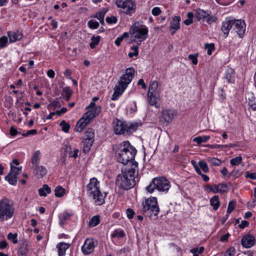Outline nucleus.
Here are the masks:
<instances>
[{"mask_svg":"<svg viewBox=\"0 0 256 256\" xmlns=\"http://www.w3.org/2000/svg\"><path fill=\"white\" fill-rule=\"evenodd\" d=\"M94 246L92 240L86 239L82 248V250L84 254H88L93 251Z\"/></svg>","mask_w":256,"mask_h":256,"instance_id":"14","label":"nucleus"},{"mask_svg":"<svg viewBox=\"0 0 256 256\" xmlns=\"http://www.w3.org/2000/svg\"><path fill=\"white\" fill-rule=\"evenodd\" d=\"M8 36L10 42L20 40L22 38V33L20 31H17L16 32H8Z\"/></svg>","mask_w":256,"mask_h":256,"instance_id":"17","label":"nucleus"},{"mask_svg":"<svg viewBox=\"0 0 256 256\" xmlns=\"http://www.w3.org/2000/svg\"><path fill=\"white\" fill-rule=\"evenodd\" d=\"M28 250V243L25 242L21 244L18 252L21 256H26Z\"/></svg>","mask_w":256,"mask_h":256,"instance_id":"26","label":"nucleus"},{"mask_svg":"<svg viewBox=\"0 0 256 256\" xmlns=\"http://www.w3.org/2000/svg\"><path fill=\"white\" fill-rule=\"evenodd\" d=\"M245 176L246 178H250L252 180H256V173H250L248 172H247Z\"/></svg>","mask_w":256,"mask_h":256,"instance_id":"62","label":"nucleus"},{"mask_svg":"<svg viewBox=\"0 0 256 256\" xmlns=\"http://www.w3.org/2000/svg\"><path fill=\"white\" fill-rule=\"evenodd\" d=\"M158 82L157 81L151 82L148 86V94H151L153 92H160V90H158Z\"/></svg>","mask_w":256,"mask_h":256,"instance_id":"23","label":"nucleus"},{"mask_svg":"<svg viewBox=\"0 0 256 256\" xmlns=\"http://www.w3.org/2000/svg\"><path fill=\"white\" fill-rule=\"evenodd\" d=\"M62 91L66 94V100L68 101L70 98L72 92L69 87H65L63 88Z\"/></svg>","mask_w":256,"mask_h":256,"instance_id":"43","label":"nucleus"},{"mask_svg":"<svg viewBox=\"0 0 256 256\" xmlns=\"http://www.w3.org/2000/svg\"><path fill=\"white\" fill-rule=\"evenodd\" d=\"M188 18L184 21V24L186 26H189L192 23V18H194V14L191 12H188L187 14Z\"/></svg>","mask_w":256,"mask_h":256,"instance_id":"44","label":"nucleus"},{"mask_svg":"<svg viewBox=\"0 0 256 256\" xmlns=\"http://www.w3.org/2000/svg\"><path fill=\"white\" fill-rule=\"evenodd\" d=\"M160 92L148 94V100L150 106H154L156 107H157V100L160 96Z\"/></svg>","mask_w":256,"mask_h":256,"instance_id":"20","label":"nucleus"},{"mask_svg":"<svg viewBox=\"0 0 256 256\" xmlns=\"http://www.w3.org/2000/svg\"><path fill=\"white\" fill-rule=\"evenodd\" d=\"M233 30H234L240 38H242L246 31L244 21L242 20H234Z\"/></svg>","mask_w":256,"mask_h":256,"instance_id":"12","label":"nucleus"},{"mask_svg":"<svg viewBox=\"0 0 256 256\" xmlns=\"http://www.w3.org/2000/svg\"><path fill=\"white\" fill-rule=\"evenodd\" d=\"M242 157L239 156L231 159L230 160V164L232 166H238L242 163Z\"/></svg>","mask_w":256,"mask_h":256,"instance_id":"42","label":"nucleus"},{"mask_svg":"<svg viewBox=\"0 0 256 256\" xmlns=\"http://www.w3.org/2000/svg\"><path fill=\"white\" fill-rule=\"evenodd\" d=\"M204 48L206 50H207V54L208 55H211L212 51H213L214 49V44L212 43L211 44H204Z\"/></svg>","mask_w":256,"mask_h":256,"instance_id":"46","label":"nucleus"},{"mask_svg":"<svg viewBox=\"0 0 256 256\" xmlns=\"http://www.w3.org/2000/svg\"><path fill=\"white\" fill-rule=\"evenodd\" d=\"M197 56H198V54H189L188 55V58L190 60H192V64L194 65H196L198 64Z\"/></svg>","mask_w":256,"mask_h":256,"instance_id":"58","label":"nucleus"},{"mask_svg":"<svg viewBox=\"0 0 256 256\" xmlns=\"http://www.w3.org/2000/svg\"><path fill=\"white\" fill-rule=\"evenodd\" d=\"M70 244L65 242H60L58 246V256H64L66 254V250L69 248Z\"/></svg>","mask_w":256,"mask_h":256,"instance_id":"21","label":"nucleus"},{"mask_svg":"<svg viewBox=\"0 0 256 256\" xmlns=\"http://www.w3.org/2000/svg\"><path fill=\"white\" fill-rule=\"evenodd\" d=\"M210 138L209 136H198L193 139V141L196 142L198 144H200L202 142H207Z\"/></svg>","mask_w":256,"mask_h":256,"instance_id":"34","label":"nucleus"},{"mask_svg":"<svg viewBox=\"0 0 256 256\" xmlns=\"http://www.w3.org/2000/svg\"><path fill=\"white\" fill-rule=\"evenodd\" d=\"M82 118L86 120L89 124L90 120L95 118V116L90 110H88L83 115Z\"/></svg>","mask_w":256,"mask_h":256,"instance_id":"40","label":"nucleus"},{"mask_svg":"<svg viewBox=\"0 0 256 256\" xmlns=\"http://www.w3.org/2000/svg\"><path fill=\"white\" fill-rule=\"evenodd\" d=\"M115 4L118 7L126 10L124 12L127 14L134 12L136 8L135 4L131 0H116Z\"/></svg>","mask_w":256,"mask_h":256,"instance_id":"10","label":"nucleus"},{"mask_svg":"<svg viewBox=\"0 0 256 256\" xmlns=\"http://www.w3.org/2000/svg\"><path fill=\"white\" fill-rule=\"evenodd\" d=\"M100 40V36H92L91 38V42L90 44V46L91 48H94L98 44Z\"/></svg>","mask_w":256,"mask_h":256,"instance_id":"33","label":"nucleus"},{"mask_svg":"<svg viewBox=\"0 0 256 256\" xmlns=\"http://www.w3.org/2000/svg\"><path fill=\"white\" fill-rule=\"evenodd\" d=\"M106 20L109 24H115L117 22V18L116 16H112L110 17H107Z\"/></svg>","mask_w":256,"mask_h":256,"instance_id":"55","label":"nucleus"},{"mask_svg":"<svg viewBox=\"0 0 256 256\" xmlns=\"http://www.w3.org/2000/svg\"><path fill=\"white\" fill-rule=\"evenodd\" d=\"M50 106H52V107H54V108H60L61 105L59 102L58 100H54L50 104Z\"/></svg>","mask_w":256,"mask_h":256,"instance_id":"64","label":"nucleus"},{"mask_svg":"<svg viewBox=\"0 0 256 256\" xmlns=\"http://www.w3.org/2000/svg\"><path fill=\"white\" fill-rule=\"evenodd\" d=\"M98 182L95 178L90 180V182L86 186V190L88 195L93 198L96 205H101L104 202L105 196L102 194L98 186Z\"/></svg>","mask_w":256,"mask_h":256,"instance_id":"4","label":"nucleus"},{"mask_svg":"<svg viewBox=\"0 0 256 256\" xmlns=\"http://www.w3.org/2000/svg\"><path fill=\"white\" fill-rule=\"evenodd\" d=\"M88 124V123L86 120L82 118L77 122L76 128V131L78 132H82L83 128Z\"/></svg>","mask_w":256,"mask_h":256,"instance_id":"24","label":"nucleus"},{"mask_svg":"<svg viewBox=\"0 0 256 256\" xmlns=\"http://www.w3.org/2000/svg\"><path fill=\"white\" fill-rule=\"evenodd\" d=\"M236 202L234 201H230L228 203V208L227 210V213L230 214L235 208Z\"/></svg>","mask_w":256,"mask_h":256,"instance_id":"54","label":"nucleus"},{"mask_svg":"<svg viewBox=\"0 0 256 256\" xmlns=\"http://www.w3.org/2000/svg\"><path fill=\"white\" fill-rule=\"evenodd\" d=\"M248 104L252 109L256 110V99L253 95L248 96Z\"/></svg>","mask_w":256,"mask_h":256,"instance_id":"31","label":"nucleus"},{"mask_svg":"<svg viewBox=\"0 0 256 256\" xmlns=\"http://www.w3.org/2000/svg\"><path fill=\"white\" fill-rule=\"evenodd\" d=\"M90 109L91 110H90L92 113L94 115L95 117L98 116L101 111V107L100 106H96L95 108Z\"/></svg>","mask_w":256,"mask_h":256,"instance_id":"52","label":"nucleus"},{"mask_svg":"<svg viewBox=\"0 0 256 256\" xmlns=\"http://www.w3.org/2000/svg\"><path fill=\"white\" fill-rule=\"evenodd\" d=\"M234 71L231 68H228L227 70L226 74V78L228 82L232 81V78H234Z\"/></svg>","mask_w":256,"mask_h":256,"instance_id":"38","label":"nucleus"},{"mask_svg":"<svg viewBox=\"0 0 256 256\" xmlns=\"http://www.w3.org/2000/svg\"><path fill=\"white\" fill-rule=\"evenodd\" d=\"M37 130H30L27 131L26 133H23L22 135L24 136H28L30 135H34L36 134Z\"/></svg>","mask_w":256,"mask_h":256,"instance_id":"60","label":"nucleus"},{"mask_svg":"<svg viewBox=\"0 0 256 256\" xmlns=\"http://www.w3.org/2000/svg\"><path fill=\"white\" fill-rule=\"evenodd\" d=\"M60 126H62V130L65 132H68L70 128V126L68 124L66 123L64 120H62L60 123Z\"/></svg>","mask_w":256,"mask_h":256,"instance_id":"49","label":"nucleus"},{"mask_svg":"<svg viewBox=\"0 0 256 256\" xmlns=\"http://www.w3.org/2000/svg\"><path fill=\"white\" fill-rule=\"evenodd\" d=\"M33 170L36 171V172L39 174L40 177H42L46 172V168L43 166H38L36 168H32Z\"/></svg>","mask_w":256,"mask_h":256,"instance_id":"37","label":"nucleus"},{"mask_svg":"<svg viewBox=\"0 0 256 256\" xmlns=\"http://www.w3.org/2000/svg\"><path fill=\"white\" fill-rule=\"evenodd\" d=\"M180 16H176L174 17L172 21L170 22L169 30L172 35L174 34L180 28Z\"/></svg>","mask_w":256,"mask_h":256,"instance_id":"15","label":"nucleus"},{"mask_svg":"<svg viewBox=\"0 0 256 256\" xmlns=\"http://www.w3.org/2000/svg\"><path fill=\"white\" fill-rule=\"evenodd\" d=\"M208 188L209 189V190L210 192H212L214 193H218V186H216V185H215V184L212 185V186L208 185Z\"/></svg>","mask_w":256,"mask_h":256,"instance_id":"57","label":"nucleus"},{"mask_svg":"<svg viewBox=\"0 0 256 256\" xmlns=\"http://www.w3.org/2000/svg\"><path fill=\"white\" fill-rule=\"evenodd\" d=\"M114 128L116 134H128L130 130H135V126L131 125L128 127L124 122L116 120L114 122Z\"/></svg>","mask_w":256,"mask_h":256,"instance_id":"9","label":"nucleus"},{"mask_svg":"<svg viewBox=\"0 0 256 256\" xmlns=\"http://www.w3.org/2000/svg\"><path fill=\"white\" fill-rule=\"evenodd\" d=\"M152 12L154 16H156L160 14L161 10L159 8L155 7L152 10Z\"/></svg>","mask_w":256,"mask_h":256,"instance_id":"63","label":"nucleus"},{"mask_svg":"<svg viewBox=\"0 0 256 256\" xmlns=\"http://www.w3.org/2000/svg\"><path fill=\"white\" fill-rule=\"evenodd\" d=\"M208 16V13L200 9H198L196 10L194 16L197 20L199 21L204 20Z\"/></svg>","mask_w":256,"mask_h":256,"instance_id":"22","label":"nucleus"},{"mask_svg":"<svg viewBox=\"0 0 256 256\" xmlns=\"http://www.w3.org/2000/svg\"><path fill=\"white\" fill-rule=\"evenodd\" d=\"M100 218L98 215L92 216L89 222V226L91 227H94L100 224Z\"/></svg>","mask_w":256,"mask_h":256,"instance_id":"35","label":"nucleus"},{"mask_svg":"<svg viewBox=\"0 0 256 256\" xmlns=\"http://www.w3.org/2000/svg\"><path fill=\"white\" fill-rule=\"evenodd\" d=\"M8 42V38L6 36H4L0 38V48H3L6 46Z\"/></svg>","mask_w":256,"mask_h":256,"instance_id":"53","label":"nucleus"},{"mask_svg":"<svg viewBox=\"0 0 256 256\" xmlns=\"http://www.w3.org/2000/svg\"><path fill=\"white\" fill-rule=\"evenodd\" d=\"M66 193V190L62 186H57L54 190V194L56 197H62Z\"/></svg>","mask_w":256,"mask_h":256,"instance_id":"32","label":"nucleus"},{"mask_svg":"<svg viewBox=\"0 0 256 256\" xmlns=\"http://www.w3.org/2000/svg\"><path fill=\"white\" fill-rule=\"evenodd\" d=\"M124 236V233L122 230H116L112 233V236L113 238H122Z\"/></svg>","mask_w":256,"mask_h":256,"instance_id":"50","label":"nucleus"},{"mask_svg":"<svg viewBox=\"0 0 256 256\" xmlns=\"http://www.w3.org/2000/svg\"><path fill=\"white\" fill-rule=\"evenodd\" d=\"M88 27L91 29H96L99 26V23L95 20H90L88 22Z\"/></svg>","mask_w":256,"mask_h":256,"instance_id":"48","label":"nucleus"},{"mask_svg":"<svg viewBox=\"0 0 256 256\" xmlns=\"http://www.w3.org/2000/svg\"><path fill=\"white\" fill-rule=\"evenodd\" d=\"M14 213V208L12 200L4 198L0 200V222L11 218Z\"/></svg>","mask_w":256,"mask_h":256,"instance_id":"5","label":"nucleus"},{"mask_svg":"<svg viewBox=\"0 0 256 256\" xmlns=\"http://www.w3.org/2000/svg\"><path fill=\"white\" fill-rule=\"evenodd\" d=\"M127 216L128 218L132 219L134 216V212L131 208H128L126 211Z\"/></svg>","mask_w":256,"mask_h":256,"instance_id":"59","label":"nucleus"},{"mask_svg":"<svg viewBox=\"0 0 256 256\" xmlns=\"http://www.w3.org/2000/svg\"><path fill=\"white\" fill-rule=\"evenodd\" d=\"M218 193L224 194L228 190L227 184L225 183L220 184L218 185Z\"/></svg>","mask_w":256,"mask_h":256,"instance_id":"39","label":"nucleus"},{"mask_svg":"<svg viewBox=\"0 0 256 256\" xmlns=\"http://www.w3.org/2000/svg\"><path fill=\"white\" fill-rule=\"evenodd\" d=\"M22 170V167L17 168L12 166V164H10V172L12 174H16V176L19 174Z\"/></svg>","mask_w":256,"mask_h":256,"instance_id":"47","label":"nucleus"},{"mask_svg":"<svg viewBox=\"0 0 256 256\" xmlns=\"http://www.w3.org/2000/svg\"><path fill=\"white\" fill-rule=\"evenodd\" d=\"M136 168H122V173L117 176L116 185L120 188L128 190L132 188L136 184Z\"/></svg>","mask_w":256,"mask_h":256,"instance_id":"2","label":"nucleus"},{"mask_svg":"<svg viewBox=\"0 0 256 256\" xmlns=\"http://www.w3.org/2000/svg\"><path fill=\"white\" fill-rule=\"evenodd\" d=\"M135 70L132 68L126 69L124 74H123L118 81V84L115 86L114 92L112 99L116 100L120 96L128 85L130 83L134 78Z\"/></svg>","mask_w":256,"mask_h":256,"instance_id":"3","label":"nucleus"},{"mask_svg":"<svg viewBox=\"0 0 256 256\" xmlns=\"http://www.w3.org/2000/svg\"><path fill=\"white\" fill-rule=\"evenodd\" d=\"M93 143L94 142L92 141H90L88 140H86L83 139V151L85 152H89Z\"/></svg>","mask_w":256,"mask_h":256,"instance_id":"29","label":"nucleus"},{"mask_svg":"<svg viewBox=\"0 0 256 256\" xmlns=\"http://www.w3.org/2000/svg\"><path fill=\"white\" fill-rule=\"evenodd\" d=\"M136 153V150L130 146L128 142H124L120 145L118 161L124 164L130 162L132 164L131 168H136L138 166V162L133 161Z\"/></svg>","mask_w":256,"mask_h":256,"instance_id":"1","label":"nucleus"},{"mask_svg":"<svg viewBox=\"0 0 256 256\" xmlns=\"http://www.w3.org/2000/svg\"><path fill=\"white\" fill-rule=\"evenodd\" d=\"M207 161L212 165L214 166H219L221 164L222 162L220 160L215 158L208 157L207 158Z\"/></svg>","mask_w":256,"mask_h":256,"instance_id":"36","label":"nucleus"},{"mask_svg":"<svg viewBox=\"0 0 256 256\" xmlns=\"http://www.w3.org/2000/svg\"><path fill=\"white\" fill-rule=\"evenodd\" d=\"M210 205L212 206L213 209L216 210L220 206L219 198L218 196H214L211 198L210 200Z\"/></svg>","mask_w":256,"mask_h":256,"instance_id":"28","label":"nucleus"},{"mask_svg":"<svg viewBox=\"0 0 256 256\" xmlns=\"http://www.w3.org/2000/svg\"><path fill=\"white\" fill-rule=\"evenodd\" d=\"M170 187V183L164 177L154 178L146 189L150 193H152L156 188L160 192H168Z\"/></svg>","mask_w":256,"mask_h":256,"instance_id":"6","label":"nucleus"},{"mask_svg":"<svg viewBox=\"0 0 256 256\" xmlns=\"http://www.w3.org/2000/svg\"><path fill=\"white\" fill-rule=\"evenodd\" d=\"M198 164L204 172H208L209 170L208 164L204 160H201L198 162Z\"/></svg>","mask_w":256,"mask_h":256,"instance_id":"41","label":"nucleus"},{"mask_svg":"<svg viewBox=\"0 0 256 256\" xmlns=\"http://www.w3.org/2000/svg\"><path fill=\"white\" fill-rule=\"evenodd\" d=\"M234 27V20L226 18L222 22V30L224 34L226 35V37L228 36L230 30Z\"/></svg>","mask_w":256,"mask_h":256,"instance_id":"16","label":"nucleus"},{"mask_svg":"<svg viewBox=\"0 0 256 256\" xmlns=\"http://www.w3.org/2000/svg\"><path fill=\"white\" fill-rule=\"evenodd\" d=\"M50 192L51 189L47 184H44L42 188L38 190V194L40 196H46Z\"/></svg>","mask_w":256,"mask_h":256,"instance_id":"27","label":"nucleus"},{"mask_svg":"<svg viewBox=\"0 0 256 256\" xmlns=\"http://www.w3.org/2000/svg\"><path fill=\"white\" fill-rule=\"evenodd\" d=\"M205 19L206 20L207 22L209 24H212V22H216L217 20L216 17L214 16H210L208 14V17L206 18Z\"/></svg>","mask_w":256,"mask_h":256,"instance_id":"56","label":"nucleus"},{"mask_svg":"<svg viewBox=\"0 0 256 256\" xmlns=\"http://www.w3.org/2000/svg\"><path fill=\"white\" fill-rule=\"evenodd\" d=\"M17 236L18 234L16 233L14 234L12 232H10L8 235V238L9 240L12 241L14 244H16L18 242Z\"/></svg>","mask_w":256,"mask_h":256,"instance_id":"45","label":"nucleus"},{"mask_svg":"<svg viewBox=\"0 0 256 256\" xmlns=\"http://www.w3.org/2000/svg\"><path fill=\"white\" fill-rule=\"evenodd\" d=\"M5 179L8 180L10 184L16 185V184L17 179L16 174H12L10 173L5 177Z\"/></svg>","mask_w":256,"mask_h":256,"instance_id":"30","label":"nucleus"},{"mask_svg":"<svg viewBox=\"0 0 256 256\" xmlns=\"http://www.w3.org/2000/svg\"><path fill=\"white\" fill-rule=\"evenodd\" d=\"M72 214H68L66 212H64L60 214V218H62L64 220H68L70 216Z\"/></svg>","mask_w":256,"mask_h":256,"instance_id":"61","label":"nucleus"},{"mask_svg":"<svg viewBox=\"0 0 256 256\" xmlns=\"http://www.w3.org/2000/svg\"><path fill=\"white\" fill-rule=\"evenodd\" d=\"M66 155L68 154L70 157L74 158L78 157V154L79 150L77 148L72 150V148L70 145H66L64 148Z\"/></svg>","mask_w":256,"mask_h":256,"instance_id":"19","label":"nucleus"},{"mask_svg":"<svg viewBox=\"0 0 256 256\" xmlns=\"http://www.w3.org/2000/svg\"><path fill=\"white\" fill-rule=\"evenodd\" d=\"M176 112L172 110H162L160 117V122L162 124H166L171 123L174 119Z\"/></svg>","mask_w":256,"mask_h":256,"instance_id":"11","label":"nucleus"},{"mask_svg":"<svg viewBox=\"0 0 256 256\" xmlns=\"http://www.w3.org/2000/svg\"><path fill=\"white\" fill-rule=\"evenodd\" d=\"M142 206V212L144 214L147 213L148 214H150V216H152V215L156 216L159 213L160 208L158 204L157 200L154 197L146 199L143 202Z\"/></svg>","mask_w":256,"mask_h":256,"instance_id":"8","label":"nucleus"},{"mask_svg":"<svg viewBox=\"0 0 256 256\" xmlns=\"http://www.w3.org/2000/svg\"><path fill=\"white\" fill-rule=\"evenodd\" d=\"M41 157V154L39 150H36L34 154L32 159V168H36L38 167V165L40 159Z\"/></svg>","mask_w":256,"mask_h":256,"instance_id":"18","label":"nucleus"},{"mask_svg":"<svg viewBox=\"0 0 256 256\" xmlns=\"http://www.w3.org/2000/svg\"><path fill=\"white\" fill-rule=\"evenodd\" d=\"M241 244L244 247L250 248L254 244L255 238L252 234H246L242 238Z\"/></svg>","mask_w":256,"mask_h":256,"instance_id":"13","label":"nucleus"},{"mask_svg":"<svg viewBox=\"0 0 256 256\" xmlns=\"http://www.w3.org/2000/svg\"><path fill=\"white\" fill-rule=\"evenodd\" d=\"M94 131L92 128H88L84 136V140H90L94 142Z\"/></svg>","mask_w":256,"mask_h":256,"instance_id":"25","label":"nucleus"},{"mask_svg":"<svg viewBox=\"0 0 256 256\" xmlns=\"http://www.w3.org/2000/svg\"><path fill=\"white\" fill-rule=\"evenodd\" d=\"M148 28L139 22H136L130 28V34L135 39H138V43L140 44L148 37Z\"/></svg>","mask_w":256,"mask_h":256,"instance_id":"7","label":"nucleus"},{"mask_svg":"<svg viewBox=\"0 0 256 256\" xmlns=\"http://www.w3.org/2000/svg\"><path fill=\"white\" fill-rule=\"evenodd\" d=\"M236 253V249L234 247L228 248L225 254V256H234Z\"/></svg>","mask_w":256,"mask_h":256,"instance_id":"51","label":"nucleus"}]
</instances>
